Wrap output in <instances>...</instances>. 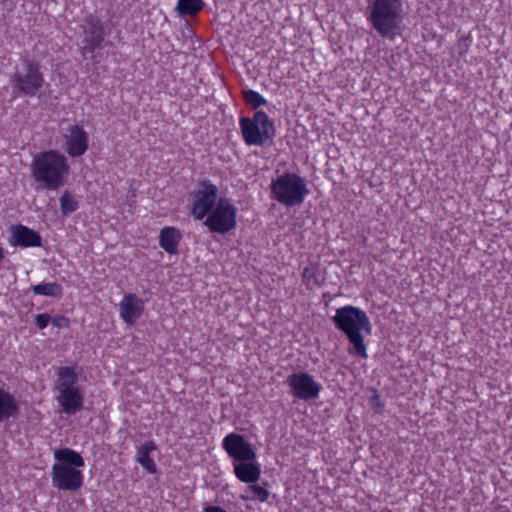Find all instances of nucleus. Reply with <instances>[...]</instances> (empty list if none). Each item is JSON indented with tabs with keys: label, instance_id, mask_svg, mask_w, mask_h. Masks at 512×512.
Segmentation results:
<instances>
[{
	"label": "nucleus",
	"instance_id": "nucleus-1",
	"mask_svg": "<svg viewBox=\"0 0 512 512\" xmlns=\"http://www.w3.org/2000/svg\"><path fill=\"white\" fill-rule=\"evenodd\" d=\"M332 322L349 340L351 347L348 352L351 355L367 357L364 334L371 333V325L366 313L358 307L343 306L336 309Z\"/></svg>",
	"mask_w": 512,
	"mask_h": 512
},
{
	"label": "nucleus",
	"instance_id": "nucleus-2",
	"mask_svg": "<svg viewBox=\"0 0 512 512\" xmlns=\"http://www.w3.org/2000/svg\"><path fill=\"white\" fill-rule=\"evenodd\" d=\"M69 170L66 157L56 150L37 154L31 163V175L41 189L57 190L64 186Z\"/></svg>",
	"mask_w": 512,
	"mask_h": 512
},
{
	"label": "nucleus",
	"instance_id": "nucleus-3",
	"mask_svg": "<svg viewBox=\"0 0 512 512\" xmlns=\"http://www.w3.org/2000/svg\"><path fill=\"white\" fill-rule=\"evenodd\" d=\"M56 462L51 468L52 484L62 491L75 492L83 485V474L79 468L84 467L83 457L70 448L57 449L54 452Z\"/></svg>",
	"mask_w": 512,
	"mask_h": 512
},
{
	"label": "nucleus",
	"instance_id": "nucleus-4",
	"mask_svg": "<svg viewBox=\"0 0 512 512\" xmlns=\"http://www.w3.org/2000/svg\"><path fill=\"white\" fill-rule=\"evenodd\" d=\"M271 198L286 207L301 205L310 193L305 178L285 172L270 184Z\"/></svg>",
	"mask_w": 512,
	"mask_h": 512
},
{
	"label": "nucleus",
	"instance_id": "nucleus-5",
	"mask_svg": "<svg viewBox=\"0 0 512 512\" xmlns=\"http://www.w3.org/2000/svg\"><path fill=\"white\" fill-rule=\"evenodd\" d=\"M13 93L21 96H35L43 87L44 75L38 62L23 58L10 76Z\"/></svg>",
	"mask_w": 512,
	"mask_h": 512
},
{
	"label": "nucleus",
	"instance_id": "nucleus-6",
	"mask_svg": "<svg viewBox=\"0 0 512 512\" xmlns=\"http://www.w3.org/2000/svg\"><path fill=\"white\" fill-rule=\"evenodd\" d=\"M239 124L244 142L249 146H263L275 137L273 121L263 110L256 111L252 118L241 117Z\"/></svg>",
	"mask_w": 512,
	"mask_h": 512
},
{
	"label": "nucleus",
	"instance_id": "nucleus-7",
	"mask_svg": "<svg viewBox=\"0 0 512 512\" xmlns=\"http://www.w3.org/2000/svg\"><path fill=\"white\" fill-rule=\"evenodd\" d=\"M237 208L228 198H220L203 225L213 233L225 234L236 227Z\"/></svg>",
	"mask_w": 512,
	"mask_h": 512
},
{
	"label": "nucleus",
	"instance_id": "nucleus-8",
	"mask_svg": "<svg viewBox=\"0 0 512 512\" xmlns=\"http://www.w3.org/2000/svg\"><path fill=\"white\" fill-rule=\"evenodd\" d=\"M218 188L210 180L199 182L198 189L193 193L191 213L197 220H202L217 205Z\"/></svg>",
	"mask_w": 512,
	"mask_h": 512
},
{
	"label": "nucleus",
	"instance_id": "nucleus-9",
	"mask_svg": "<svg viewBox=\"0 0 512 512\" xmlns=\"http://www.w3.org/2000/svg\"><path fill=\"white\" fill-rule=\"evenodd\" d=\"M285 383L290 388V394L303 401L315 400L319 397L322 386L307 372H298L289 375Z\"/></svg>",
	"mask_w": 512,
	"mask_h": 512
},
{
	"label": "nucleus",
	"instance_id": "nucleus-10",
	"mask_svg": "<svg viewBox=\"0 0 512 512\" xmlns=\"http://www.w3.org/2000/svg\"><path fill=\"white\" fill-rule=\"evenodd\" d=\"M222 448L232 459V463L256 460V451L244 435L231 432L222 440Z\"/></svg>",
	"mask_w": 512,
	"mask_h": 512
},
{
	"label": "nucleus",
	"instance_id": "nucleus-11",
	"mask_svg": "<svg viewBox=\"0 0 512 512\" xmlns=\"http://www.w3.org/2000/svg\"><path fill=\"white\" fill-rule=\"evenodd\" d=\"M83 28V47L82 54H93L98 48L103 47L105 41V30L103 22L96 15H88L82 26Z\"/></svg>",
	"mask_w": 512,
	"mask_h": 512
},
{
	"label": "nucleus",
	"instance_id": "nucleus-12",
	"mask_svg": "<svg viewBox=\"0 0 512 512\" xmlns=\"http://www.w3.org/2000/svg\"><path fill=\"white\" fill-rule=\"evenodd\" d=\"M66 152L71 157L82 156L88 149L89 136L84 128L78 124L70 125L64 135Z\"/></svg>",
	"mask_w": 512,
	"mask_h": 512
},
{
	"label": "nucleus",
	"instance_id": "nucleus-13",
	"mask_svg": "<svg viewBox=\"0 0 512 512\" xmlns=\"http://www.w3.org/2000/svg\"><path fill=\"white\" fill-rule=\"evenodd\" d=\"M9 243L14 247L28 248V247H41V235L25 225H13L10 228Z\"/></svg>",
	"mask_w": 512,
	"mask_h": 512
},
{
	"label": "nucleus",
	"instance_id": "nucleus-14",
	"mask_svg": "<svg viewBox=\"0 0 512 512\" xmlns=\"http://www.w3.org/2000/svg\"><path fill=\"white\" fill-rule=\"evenodd\" d=\"M119 309L122 320L129 325H133L144 311V302L136 294L129 293L119 303Z\"/></svg>",
	"mask_w": 512,
	"mask_h": 512
},
{
	"label": "nucleus",
	"instance_id": "nucleus-15",
	"mask_svg": "<svg viewBox=\"0 0 512 512\" xmlns=\"http://www.w3.org/2000/svg\"><path fill=\"white\" fill-rule=\"evenodd\" d=\"M57 401L65 414L73 415L83 408L84 396L79 388L59 390Z\"/></svg>",
	"mask_w": 512,
	"mask_h": 512
},
{
	"label": "nucleus",
	"instance_id": "nucleus-16",
	"mask_svg": "<svg viewBox=\"0 0 512 512\" xmlns=\"http://www.w3.org/2000/svg\"><path fill=\"white\" fill-rule=\"evenodd\" d=\"M402 3L400 0H386V38L394 39L402 22Z\"/></svg>",
	"mask_w": 512,
	"mask_h": 512
},
{
	"label": "nucleus",
	"instance_id": "nucleus-17",
	"mask_svg": "<svg viewBox=\"0 0 512 512\" xmlns=\"http://www.w3.org/2000/svg\"><path fill=\"white\" fill-rule=\"evenodd\" d=\"M233 464L235 476L244 483H255L259 480L261 470L260 465L254 461H240Z\"/></svg>",
	"mask_w": 512,
	"mask_h": 512
},
{
	"label": "nucleus",
	"instance_id": "nucleus-18",
	"mask_svg": "<svg viewBox=\"0 0 512 512\" xmlns=\"http://www.w3.org/2000/svg\"><path fill=\"white\" fill-rule=\"evenodd\" d=\"M182 238L180 231L171 226L161 229L159 234V245L168 254L174 255L178 253V245Z\"/></svg>",
	"mask_w": 512,
	"mask_h": 512
},
{
	"label": "nucleus",
	"instance_id": "nucleus-19",
	"mask_svg": "<svg viewBox=\"0 0 512 512\" xmlns=\"http://www.w3.org/2000/svg\"><path fill=\"white\" fill-rule=\"evenodd\" d=\"M19 413V405L9 391L0 387V422L17 416Z\"/></svg>",
	"mask_w": 512,
	"mask_h": 512
},
{
	"label": "nucleus",
	"instance_id": "nucleus-20",
	"mask_svg": "<svg viewBox=\"0 0 512 512\" xmlns=\"http://www.w3.org/2000/svg\"><path fill=\"white\" fill-rule=\"evenodd\" d=\"M156 444L153 441H147L137 448L136 461L148 472L154 474L157 472V466L150 457V453L156 450Z\"/></svg>",
	"mask_w": 512,
	"mask_h": 512
},
{
	"label": "nucleus",
	"instance_id": "nucleus-21",
	"mask_svg": "<svg viewBox=\"0 0 512 512\" xmlns=\"http://www.w3.org/2000/svg\"><path fill=\"white\" fill-rule=\"evenodd\" d=\"M57 388L59 390L78 388V374L72 366H62L57 371Z\"/></svg>",
	"mask_w": 512,
	"mask_h": 512
},
{
	"label": "nucleus",
	"instance_id": "nucleus-22",
	"mask_svg": "<svg viewBox=\"0 0 512 512\" xmlns=\"http://www.w3.org/2000/svg\"><path fill=\"white\" fill-rule=\"evenodd\" d=\"M30 289L35 295L46 297H60L63 294V287L58 282H42L32 285Z\"/></svg>",
	"mask_w": 512,
	"mask_h": 512
},
{
	"label": "nucleus",
	"instance_id": "nucleus-23",
	"mask_svg": "<svg viewBox=\"0 0 512 512\" xmlns=\"http://www.w3.org/2000/svg\"><path fill=\"white\" fill-rule=\"evenodd\" d=\"M369 18L373 27L384 37V0H375L373 2Z\"/></svg>",
	"mask_w": 512,
	"mask_h": 512
},
{
	"label": "nucleus",
	"instance_id": "nucleus-24",
	"mask_svg": "<svg viewBox=\"0 0 512 512\" xmlns=\"http://www.w3.org/2000/svg\"><path fill=\"white\" fill-rule=\"evenodd\" d=\"M323 280L324 279L321 276L318 267L313 264L304 267L302 271V281L307 288H312V286H321Z\"/></svg>",
	"mask_w": 512,
	"mask_h": 512
},
{
	"label": "nucleus",
	"instance_id": "nucleus-25",
	"mask_svg": "<svg viewBox=\"0 0 512 512\" xmlns=\"http://www.w3.org/2000/svg\"><path fill=\"white\" fill-rule=\"evenodd\" d=\"M204 5L203 0H178L176 9L181 16H194Z\"/></svg>",
	"mask_w": 512,
	"mask_h": 512
},
{
	"label": "nucleus",
	"instance_id": "nucleus-26",
	"mask_svg": "<svg viewBox=\"0 0 512 512\" xmlns=\"http://www.w3.org/2000/svg\"><path fill=\"white\" fill-rule=\"evenodd\" d=\"M60 210L63 216H69L79 208L76 198L68 191L60 197Z\"/></svg>",
	"mask_w": 512,
	"mask_h": 512
},
{
	"label": "nucleus",
	"instance_id": "nucleus-27",
	"mask_svg": "<svg viewBox=\"0 0 512 512\" xmlns=\"http://www.w3.org/2000/svg\"><path fill=\"white\" fill-rule=\"evenodd\" d=\"M246 492H250L251 495H242L241 498L244 500H258L260 502H265L268 500L270 492L260 486V485H249L246 489Z\"/></svg>",
	"mask_w": 512,
	"mask_h": 512
},
{
	"label": "nucleus",
	"instance_id": "nucleus-28",
	"mask_svg": "<svg viewBox=\"0 0 512 512\" xmlns=\"http://www.w3.org/2000/svg\"><path fill=\"white\" fill-rule=\"evenodd\" d=\"M244 100L251 105L252 108H258L267 103V100L258 92L248 89L242 92Z\"/></svg>",
	"mask_w": 512,
	"mask_h": 512
},
{
	"label": "nucleus",
	"instance_id": "nucleus-29",
	"mask_svg": "<svg viewBox=\"0 0 512 512\" xmlns=\"http://www.w3.org/2000/svg\"><path fill=\"white\" fill-rule=\"evenodd\" d=\"M51 322V316L48 313H41L35 316V323L39 329H44Z\"/></svg>",
	"mask_w": 512,
	"mask_h": 512
},
{
	"label": "nucleus",
	"instance_id": "nucleus-30",
	"mask_svg": "<svg viewBox=\"0 0 512 512\" xmlns=\"http://www.w3.org/2000/svg\"><path fill=\"white\" fill-rule=\"evenodd\" d=\"M51 323L57 328H67L69 327L70 320L66 316L59 315L54 318L51 317Z\"/></svg>",
	"mask_w": 512,
	"mask_h": 512
},
{
	"label": "nucleus",
	"instance_id": "nucleus-31",
	"mask_svg": "<svg viewBox=\"0 0 512 512\" xmlns=\"http://www.w3.org/2000/svg\"><path fill=\"white\" fill-rule=\"evenodd\" d=\"M371 405L375 408V410L379 413H382L383 408L379 402V395L374 393V395L370 398Z\"/></svg>",
	"mask_w": 512,
	"mask_h": 512
},
{
	"label": "nucleus",
	"instance_id": "nucleus-32",
	"mask_svg": "<svg viewBox=\"0 0 512 512\" xmlns=\"http://www.w3.org/2000/svg\"><path fill=\"white\" fill-rule=\"evenodd\" d=\"M202 512H227L224 508L216 505H208L203 508Z\"/></svg>",
	"mask_w": 512,
	"mask_h": 512
},
{
	"label": "nucleus",
	"instance_id": "nucleus-33",
	"mask_svg": "<svg viewBox=\"0 0 512 512\" xmlns=\"http://www.w3.org/2000/svg\"><path fill=\"white\" fill-rule=\"evenodd\" d=\"M3 258H4V251H3V248L0 247V262L2 261Z\"/></svg>",
	"mask_w": 512,
	"mask_h": 512
}]
</instances>
